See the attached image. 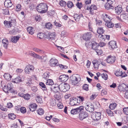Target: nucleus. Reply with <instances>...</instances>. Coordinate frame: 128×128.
I'll return each instance as SVG.
<instances>
[{"instance_id": "6e6552de", "label": "nucleus", "mask_w": 128, "mask_h": 128, "mask_svg": "<svg viewBox=\"0 0 128 128\" xmlns=\"http://www.w3.org/2000/svg\"><path fill=\"white\" fill-rule=\"evenodd\" d=\"M118 89L120 92H125L128 90V86L123 83L119 85Z\"/></svg>"}, {"instance_id": "2eb2a0df", "label": "nucleus", "mask_w": 128, "mask_h": 128, "mask_svg": "<svg viewBox=\"0 0 128 128\" xmlns=\"http://www.w3.org/2000/svg\"><path fill=\"white\" fill-rule=\"evenodd\" d=\"M46 36V38H48L49 40H54V38L56 37V35L54 33H49Z\"/></svg>"}, {"instance_id": "ddd939ff", "label": "nucleus", "mask_w": 128, "mask_h": 128, "mask_svg": "<svg viewBox=\"0 0 128 128\" xmlns=\"http://www.w3.org/2000/svg\"><path fill=\"white\" fill-rule=\"evenodd\" d=\"M6 85V87L7 88L8 91L10 92L15 93H16V92L15 90L13 89V87L12 86V83H10Z\"/></svg>"}, {"instance_id": "bb28decb", "label": "nucleus", "mask_w": 128, "mask_h": 128, "mask_svg": "<svg viewBox=\"0 0 128 128\" xmlns=\"http://www.w3.org/2000/svg\"><path fill=\"white\" fill-rule=\"evenodd\" d=\"M97 32L99 34H102L105 32V30L103 29V27H98L97 30Z\"/></svg>"}, {"instance_id": "5701e85b", "label": "nucleus", "mask_w": 128, "mask_h": 128, "mask_svg": "<svg viewBox=\"0 0 128 128\" xmlns=\"http://www.w3.org/2000/svg\"><path fill=\"white\" fill-rule=\"evenodd\" d=\"M12 4L10 0H7L4 2V5L7 8H10L12 5Z\"/></svg>"}, {"instance_id": "79ce46f5", "label": "nucleus", "mask_w": 128, "mask_h": 128, "mask_svg": "<svg viewBox=\"0 0 128 128\" xmlns=\"http://www.w3.org/2000/svg\"><path fill=\"white\" fill-rule=\"evenodd\" d=\"M106 112L108 116H113V112L109 109H107Z\"/></svg>"}, {"instance_id": "cd10ccee", "label": "nucleus", "mask_w": 128, "mask_h": 128, "mask_svg": "<svg viewBox=\"0 0 128 128\" xmlns=\"http://www.w3.org/2000/svg\"><path fill=\"white\" fill-rule=\"evenodd\" d=\"M105 24L106 26L109 28H112L114 26V24L113 23H112L111 21L107 22H106Z\"/></svg>"}, {"instance_id": "6e6d98bb", "label": "nucleus", "mask_w": 128, "mask_h": 128, "mask_svg": "<svg viewBox=\"0 0 128 128\" xmlns=\"http://www.w3.org/2000/svg\"><path fill=\"white\" fill-rule=\"evenodd\" d=\"M57 106L58 108L60 109H62L63 108V104L60 102H59L57 104Z\"/></svg>"}, {"instance_id": "39448f33", "label": "nucleus", "mask_w": 128, "mask_h": 128, "mask_svg": "<svg viewBox=\"0 0 128 128\" xmlns=\"http://www.w3.org/2000/svg\"><path fill=\"white\" fill-rule=\"evenodd\" d=\"M88 116V114L85 111L82 112L80 113L79 115V118L81 120L87 118Z\"/></svg>"}, {"instance_id": "4c0bfd02", "label": "nucleus", "mask_w": 128, "mask_h": 128, "mask_svg": "<svg viewBox=\"0 0 128 128\" xmlns=\"http://www.w3.org/2000/svg\"><path fill=\"white\" fill-rule=\"evenodd\" d=\"M41 96H37L36 98V100L37 102L38 103H41L42 102Z\"/></svg>"}, {"instance_id": "423d86ee", "label": "nucleus", "mask_w": 128, "mask_h": 128, "mask_svg": "<svg viewBox=\"0 0 128 128\" xmlns=\"http://www.w3.org/2000/svg\"><path fill=\"white\" fill-rule=\"evenodd\" d=\"M83 106H80L79 107L72 110L70 111L71 113L72 114H76L83 110Z\"/></svg>"}, {"instance_id": "052dcab7", "label": "nucleus", "mask_w": 128, "mask_h": 128, "mask_svg": "<svg viewBox=\"0 0 128 128\" xmlns=\"http://www.w3.org/2000/svg\"><path fill=\"white\" fill-rule=\"evenodd\" d=\"M76 6L79 9H80L82 7V3H79V2H78L76 4Z\"/></svg>"}, {"instance_id": "473e14b6", "label": "nucleus", "mask_w": 128, "mask_h": 128, "mask_svg": "<svg viewBox=\"0 0 128 128\" xmlns=\"http://www.w3.org/2000/svg\"><path fill=\"white\" fill-rule=\"evenodd\" d=\"M112 4H110L107 3L104 6L105 8L107 10H108L110 9H113L114 7L112 5Z\"/></svg>"}, {"instance_id": "9b49d317", "label": "nucleus", "mask_w": 128, "mask_h": 128, "mask_svg": "<svg viewBox=\"0 0 128 128\" xmlns=\"http://www.w3.org/2000/svg\"><path fill=\"white\" fill-rule=\"evenodd\" d=\"M34 68L32 64H28L27 66L25 69V72L26 73L29 74L31 71H32Z\"/></svg>"}, {"instance_id": "2f4dec72", "label": "nucleus", "mask_w": 128, "mask_h": 128, "mask_svg": "<svg viewBox=\"0 0 128 128\" xmlns=\"http://www.w3.org/2000/svg\"><path fill=\"white\" fill-rule=\"evenodd\" d=\"M54 97L57 100H60L61 98V94L59 92H57L55 94Z\"/></svg>"}, {"instance_id": "5fc2aeb1", "label": "nucleus", "mask_w": 128, "mask_h": 128, "mask_svg": "<svg viewBox=\"0 0 128 128\" xmlns=\"http://www.w3.org/2000/svg\"><path fill=\"white\" fill-rule=\"evenodd\" d=\"M21 5L20 4H17L16 6V10L17 11H18L21 10Z\"/></svg>"}, {"instance_id": "774afa93", "label": "nucleus", "mask_w": 128, "mask_h": 128, "mask_svg": "<svg viewBox=\"0 0 128 128\" xmlns=\"http://www.w3.org/2000/svg\"><path fill=\"white\" fill-rule=\"evenodd\" d=\"M107 94V91L106 90H103L101 91V94L102 96H103Z\"/></svg>"}, {"instance_id": "7c9ffc66", "label": "nucleus", "mask_w": 128, "mask_h": 128, "mask_svg": "<svg viewBox=\"0 0 128 128\" xmlns=\"http://www.w3.org/2000/svg\"><path fill=\"white\" fill-rule=\"evenodd\" d=\"M49 62L50 64H57L58 63V60L54 58H52L49 61Z\"/></svg>"}, {"instance_id": "09e8293b", "label": "nucleus", "mask_w": 128, "mask_h": 128, "mask_svg": "<svg viewBox=\"0 0 128 128\" xmlns=\"http://www.w3.org/2000/svg\"><path fill=\"white\" fill-rule=\"evenodd\" d=\"M2 13L5 15L9 14V12L8 8L2 9Z\"/></svg>"}, {"instance_id": "aec40b11", "label": "nucleus", "mask_w": 128, "mask_h": 128, "mask_svg": "<svg viewBox=\"0 0 128 128\" xmlns=\"http://www.w3.org/2000/svg\"><path fill=\"white\" fill-rule=\"evenodd\" d=\"M102 16L103 17V19L106 22L109 21H110L112 19L109 16H108V14H102Z\"/></svg>"}, {"instance_id": "e2e57ef3", "label": "nucleus", "mask_w": 128, "mask_h": 128, "mask_svg": "<svg viewBox=\"0 0 128 128\" xmlns=\"http://www.w3.org/2000/svg\"><path fill=\"white\" fill-rule=\"evenodd\" d=\"M28 79L29 80H28V82H26L25 84L27 86H30V84H32V82L30 79Z\"/></svg>"}, {"instance_id": "69168bd1", "label": "nucleus", "mask_w": 128, "mask_h": 128, "mask_svg": "<svg viewBox=\"0 0 128 128\" xmlns=\"http://www.w3.org/2000/svg\"><path fill=\"white\" fill-rule=\"evenodd\" d=\"M107 2L108 3L110 4H113V3L115 2V0H105V2Z\"/></svg>"}, {"instance_id": "3c124183", "label": "nucleus", "mask_w": 128, "mask_h": 128, "mask_svg": "<svg viewBox=\"0 0 128 128\" xmlns=\"http://www.w3.org/2000/svg\"><path fill=\"white\" fill-rule=\"evenodd\" d=\"M124 113L125 114L128 115V107H124L123 108Z\"/></svg>"}, {"instance_id": "f8f14e48", "label": "nucleus", "mask_w": 128, "mask_h": 128, "mask_svg": "<svg viewBox=\"0 0 128 128\" xmlns=\"http://www.w3.org/2000/svg\"><path fill=\"white\" fill-rule=\"evenodd\" d=\"M92 36V35L91 32H87L85 34L82 36L83 38L85 40H89Z\"/></svg>"}, {"instance_id": "a211bd4d", "label": "nucleus", "mask_w": 128, "mask_h": 128, "mask_svg": "<svg viewBox=\"0 0 128 128\" xmlns=\"http://www.w3.org/2000/svg\"><path fill=\"white\" fill-rule=\"evenodd\" d=\"M37 105L35 103L30 104L29 106V108L30 111L33 112L36 110Z\"/></svg>"}, {"instance_id": "c9c22d12", "label": "nucleus", "mask_w": 128, "mask_h": 128, "mask_svg": "<svg viewBox=\"0 0 128 128\" xmlns=\"http://www.w3.org/2000/svg\"><path fill=\"white\" fill-rule=\"evenodd\" d=\"M54 83L53 80L51 79L48 80L46 83V85L52 86L53 84Z\"/></svg>"}, {"instance_id": "412c9836", "label": "nucleus", "mask_w": 128, "mask_h": 128, "mask_svg": "<svg viewBox=\"0 0 128 128\" xmlns=\"http://www.w3.org/2000/svg\"><path fill=\"white\" fill-rule=\"evenodd\" d=\"M121 6L118 5L115 8V11L117 14H120L122 11V8L121 7H120Z\"/></svg>"}, {"instance_id": "0eeeda50", "label": "nucleus", "mask_w": 128, "mask_h": 128, "mask_svg": "<svg viewBox=\"0 0 128 128\" xmlns=\"http://www.w3.org/2000/svg\"><path fill=\"white\" fill-rule=\"evenodd\" d=\"M85 108L87 111L91 112H93L94 109V105L90 102L86 104Z\"/></svg>"}, {"instance_id": "0e129e2a", "label": "nucleus", "mask_w": 128, "mask_h": 128, "mask_svg": "<svg viewBox=\"0 0 128 128\" xmlns=\"http://www.w3.org/2000/svg\"><path fill=\"white\" fill-rule=\"evenodd\" d=\"M97 95L96 94H93L90 97V100H93L94 99L96 98Z\"/></svg>"}, {"instance_id": "dca6fc26", "label": "nucleus", "mask_w": 128, "mask_h": 128, "mask_svg": "<svg viewBox=\"0 0 128 128\" xmlns=\"http://www.w3.org/2000/svg\"><path fill=\"white\" fill-rule=\"evenodd\" d=\"M109 47L113 49L117 48L116 42L114 41H110L109 43Z\"/></svg>"}, {"instance_id": "4468645a", "label": "nucleus", "mask_w": 128, "mask_h": 128, "mask_svg": "<svg viewBox=\"0 0 128 128\" xmlns=\"http://www.w3.org/2000/svg\"><path fill=\"white\" fill-rule=\"evenodd\" d=\"M69 77L68 75L63 74L60 76L59 78V80L61 82H66L68 79Z\"/></svg>"}, {"instance_id": "f03ea898", "label": "nucleus", "mask_w": 128, "mask_h": 128, "mask_svg": "<svg viewBox=\"0 0 128 128\" xmlns=\"http://www.w3.org/2000/svg\"><path fill=\"white\" fill-rule=\"evenodd\" d=\"M92 48L96 52L97 54L100 55L102 53V50L101 49L99 44L95 42L92 43Z\"/></svg>"}, {"instance_id": "6ab92c4d", "label": "nucleus", "mask_w": 128, "mask_h": 128, "mask_svg": "<svg viewBox=\"0 0 128 128\" xmlns=\"http://www.w3.org/2000/svg\"><path fill=\"white\" fill-rule=\"evenodd\" d=\"M78 103L77 99L76 98H73L70 99V104L72 106H74L77 105Z\"/></svg>"}, {"instance_id": "4be33fe9", "label": "nucleus", "mask_w": 128, "mask_h": 128, "mask_svg": "<svg viewBox=\"0 0 128 128\" xmlns=\"http://www.w3.org/2000/svg\"><path fill=\"white\" fill-rule=\"evenodd\" d=\"M2 42L4 48L6 49L7 48L9 43V41L6 38H4L2 40Z\"/></svg>"}, {"instance_id": "c85d7f7f", "label": "nucleus", "mask_w": 128, "mask_h": 128, "mask_svg": "<svg viewBox=\"0 0 128 128\" xmlns=\"http://www.w3.org/2000/svg\"><path fill=\"white\" fill-rule=\"evenodd\" d=\"M51 89L52 90L56 93L58 92L60 90V88L59 86L57 85H56L55 86L53 87V88H51Z\"/></svg>"}, {"instance_id": "864d4df0", "label": "nucleus", "mask_w": 128, "mask_h": 128, "mask_svg": "<svg viewBox=\"0 0 128 128\" xmlns=\"http://www.w3.org/2000/svg\"><path fill=\"white\" fill-rule=\"evenodd\" d=\"M39 85L42 88H45V89H44V90H46V86L44 83L42 82H40L39 83Z\"/></svg>"}, {"instance_id": "c03bdc74", "label": "nucleus", "mask_w": 128, "mask_h": 128, "mask_svg": "<svg viewBox=\"0 0 128 128\" xmlns=\"http://www.w3.org/2000/svg\"><path fill=\"white\" fill-rule=\"evenodd\" d=\"M100 76H101L102 78L104 79L105 80H107L108 78V74L106 73L104 74L103 73L100 74Z\"/></svg>"}, {"instance_id": "20e7f679", "label": "nucleus", "mask_w": 128, "mask_h": 128, "mask_svg": "<svg viewBox=\"0 0 128 128\" xmlns=\"http://www.w3.org/2000/svg\"><path fill=\"white\" fill-rule=\"evenodd\" d=\"M101 116V114L100 112H95L92 114L91 118L94 120H97L100 118Z\"/></svg>"}, {"instance_id": "13d9d810", "label": "nucleus", "mask_w": 128, "mask_h": 128, "mask_svg": "<svg viewBox=\"0 0 128 128\" xmlns=\"http://www.w3.org/2000/svg\"><path fill=\"white\" fill-rule=\"evenodd\" d=\"M20 111L21 113L24 114L26 112V108L24 107H22L20 108Z\"/></svg>"}, {"instance_id": "f257e3e1", "label": "nucleus", "mask_w": 128, "mask_h": 128, "mask_svg": "<svg viewBox=\"0 0 128 128\" xmlns=\"http://www.w3.org/2000/svg\"><path fill=\"white\" fill-rule=\"evenodd\" d=\"M37 11L41 13L46 12L48 10V6L46 3H41L36 8Z\"/></svg>"}, {"instance_id": "f704fd0d", "label": "nucleus", "mask_w": 128, "mask_h": 128, "mask_svg": "<svg viewBox=\"0 0 128 128\" xmlns=\"http://www.w3.org/2000/svg\"><path fill=\"white\" fill-rule=\"evenodd\" d=\"M8 118L10 119L14 120L16 118L15 115L13 113L9 114H8Z\"/></svg>"}, {"instance_id": "603ef678", "label": "nucleus", "mask_w": 128, "mask_h": 128, "mask_svg": "<svg viewBox=\"0 0 128 128\" xmlns=\"http://www.w3.org/2000/svg\"><path fill=\"white\" fill-rule=\"evenodd\" d=\"M66 4V2L62 0L60 2V4L62 6L65 7Z\"/></svg>"}, {"instance_id": "393cba45", "label": "nucleus", "mask_w": 128, "mask_h": 128, "mask_svg": "<svg viewBox=\"0 0 128 128\" xmlns=\"http://www.w3.org/2000/svg\"><path fill=\"white\" fill-rule=\"evenodd\" d=\"M23 80L19 76L17 77L14 79L13 80V82L14 83H19L20 82H22Z\"/></svg>"}, {"instance_id": "37998d69", "label": "nucleus", "mask_w": 128, "mask_h": 128, "mask_svg": "<svg viewBox=\"0 0 128 128\" xmlns=\"http://www.w3.org/2000/svg\"><path fill=\"white\" fill-rule=\"evenodd\" d=\"M68 7L69 8H71L74 6V4L71 1H68L66 4Z\"/></svg>"}, {"instance_id": "4d7b16f0", "label": "nucleus", "mask_w": 128, "mask_h": 128, "mask_svg": "<svg viewBox=\"0 0 128 128\" xmlns=\"http://www.w3.org/2000/svg\"><path fill=\"white\" fill-rule=\"evenodd\" d=\"M96 24L98 25V26H101L102 24V21L100 20L96 19Z\"/></svg>"}, {"instance_id": "ea45409f", "label": "nucleus", "mask_w": 128, "mask_h": 128, "mask_svg": "<svg viewBox=\"0 0 128 128\" xmlns=\"http://www.w3.org/2000/svg\"><path fill=\"white\" fill-rule=\"evenodd\" d=\"M117 104L115 103L110 104L109 106V108L111 110H114L115 109L116 106Z\"/></svg>"}, {"instance_id": "49530a36", "label": "nucleus", "mask_w": 128, "mask_h": 128, "mask_svg": "<svg viewBox=\"0 0 128 128\" xmlns=\"http://www.w3.org/2000/svg\"><path fill=\"white\" fill-rule=\"evenodd\" d=\"M10 24L11 26H11H14L16 25V21L14 20H10Z\"/></svg>"}, {"instance_id": "a18cd8bd", "label": "nucleus", "mask_w": 128, "mask_h": 128, "mask_svg": "<svg viewBox=\"0 0 128 128\" xmlns=\"http://www.w3.org/2000/svg\"><path fill=\"white\" fill-rule=\"evenodd\" d=\"M30 96L28 94H24V98L26 100H28L30 98Z\"/></svg>"}, {"instance_id": "1a4fd4ad", "label": "nucleus", "mask_w": 128, "mask_h": 128, "mask_svg": "<svg viewBox=\"0 0 128 128\" xmlns=\"http://www.w3.org/2000/svg\"><path fill=\"white\" fill-rule=\"evenodd\" d=\"M76 75H74L72 76L70 78V82L72 84L75 85L78 83V79L76 77Z\"/></svg>"}, {"instance_id": "8fccbe9b", "label": "nucleus", "mask_w": 128, "mask_h": 128, "mask_svg": "<svg viewBox=\"0 0 128 128\" xmlns=\"http://www.w3.org/2000/svg\"><path fill=\"white\" fill-rule=\"evenodd\" d=\"M77 98L76 99H77V100H79L80 102H82L84 100V98L83 96H80L77 97Z\"/></svg>"}, {"instance_id": "58836bf2", "label": "nucleus", "mask_w": 128, "mask_h": 128, "mask_svg": "<svg viewBox=\"0 0 128 128\" xmlns=\"http://www.w3.org/2000/svg\"><path fill=\"white\" fill-rule=\"evenodd\" d=\"M10 21L5 20L4 22V24L5 26L7 28H9L11 27Z\"/></svg>"}, {"instance_id": "680f3d73", "label": "nucleus", "mask_w": 128, "mask_h": 128, "mask_svg": "<svg viewBox=\"0 0 128 128\" xmlns=\"http://www.w3.org/2000/svg\"><path fill=\"white\" fill-rule=\"evenodd\" d=\"M83 89L86 91H88V85L87 84H84L82 86Z\"/></svg>"}, {"instance_id": "f3484780", "label": "nucleus", "mask_w": 128, "mask_h": 128, "mask_svg": "<svg viewBox=\"0 0 128 128\" xmlns=\"http://www.w3.org/2000/svg\"><path fill=\"white\" fill-rule=\"evenodd\" d=\"M20 38V36H12L10 40V41L14 43H16L18 40Z\"/></svg>"}, {"instance_id": "a878e982", "label": "nucleus", "mask_w": 128, "mask_h": 128, "mask_svg": "<svg viewBox=\"0 0 128 128\" xmlns=\"http://www.w3.org/2000/svg\"><path fill=\"white\" fill-rule=\"evenodd\" d=\"M27 30L28 33L31 34H33L34 32V29L32 27L30 26L28 27Z\"/></svg>"}, {"instance_id": "bf43d9fd", "label": "nucleus", "mask_w": 128, "mask_h": 128, "mask_svg": "<svg viewBox=\"0 0 128 128\" xmlns=\"http://www.w3.org/2000/svg\"><path fill=\"white\" fill-rule=\"evenodd\" d=\"M58 66L62 69H66L68 68V66H64L63 64H58V65H56V66Z\"/></svg>"}, {"instance_id": "338daca9", "label": "nucleus", "mask_w": 128, "mask_h": 128, "mask_svg": "<svg viewBox=\"0 0 128 128\" xmlns=\"http://www.w3.org/2000/svg\"><path fill=\"white\" fill-rule=\"evenodd\" d=\"M13 106L12 103L11 102L8 103L6 105V107L8 108H12Z\"/></svg>"}, {"instance_id": "72a5a7b5", "label": "nucleus", "mask_w": 128, "mask_h": 128, "mask_svg": "<svg viewBox=\"0 0 128 128\" xmlns=\"http://www.w3.org/2000/svg\"><path fill=\"white\" fill-rule=\"evenodd\" d=\"M46 34H44V33L42 32L39 33L37 34V37L38 38L40 39L44 37L46 38Z\"/></svg>"}, {"instance_id": "7ed1b4c3", "label": "nucleus", "mask_w": 128, "mask_h": 128, "mask_svg": "<svg viewBox=\"0 0 128 128\" xmlns=\"http://www.w3.org/2000/svg\"><path fill=\"white\" fill-rule=\"evenodd\" d=\"M58 86L60 90L64 92L68 91L70 88L69 84L66 83H61Z\"/></svg>"}, {"instance_id": "b1692460", "label": "nucleus", "mask_w": 128, "mask_h": 128, "mask_svg": "<svg viewBox=\"0 0 128 128\" xmlns=\"http://www.w3.org/2000/svg\"><path fill=\"white\" fill-rule=\"evenodd\" d=\"M115 75L117 76H121L122 74V70L118 69L114 72Z\"/></svg>"}, {"instance_id": "a19ab883", "label": "nucleus", "mask_w": 128, "mask_h": 128, "mask_svg": "<svg viewBox=\"0 0 128 128\" xmlns=\"http://www.w3.org/2000/svg\"><path fill=\"white\" fill-rule=\"evenodd\" d=\"M93 64H102V62L100 60H94L92 62Z\"/></svg>"}, {"instance_id": "de8ad7c7", "label": "nucleus", "mask_w": 128, "mask_h": 128, "mask_svg": "<svg viewBox=\"0 0 128 128\" xmlns=\"http://www.w3.org/2000/svg\"><path fill=\"white\" fill-rule=\"evenodd\" d=\"M37 112L38 114L41 115L43 114L44 113V111L41 108H40L37 110Z\"/></svg>"}, {"instance_id": "c756f323", "label": "nucleus", "mask_w": 128, "mask_h": 128, "mask_svg": "<svg viewBox=\"0 0 128 128\" xmlns=\"http://www.w3.org/2000/svg\"><path fill=\"white\" fill-rule=\"evenodd\" d=\"M50 76V74L48 72H46L43 74L42 76L43 78L46 80L48 79Z\"/></svg>"}, {"instance_id": "e433bc0d", "label": "nucleus", "mask_w": 128, "mask_h": 128, "mask_svg": "<svg viewBox=\"0 0 128 128\" xmlns=\"http://www.w3.org/2000/svg\"><path fill=\"white\" fill-rule=\"evenodd\" d=\"M45 27L48 29H50L52 28V25L50 22H48L45 24Z\"/></svg>"}, {"instance_id": "9d476101", "label": "nucleus", "mask_w": 128, "mask_h": 128, "mask_svg": "<svg viewBox=\"0 0 128 128\" xmlns=\"http://www.w3.org/2000/svg\"><path fill=\"white\" fill-rule=\"evenodd\" d=\"M116 58L115 56H112L111 55L108 56L107 57L106 61L108 63L113 64L115 61Z\"/></svg>"}]
</instances>
